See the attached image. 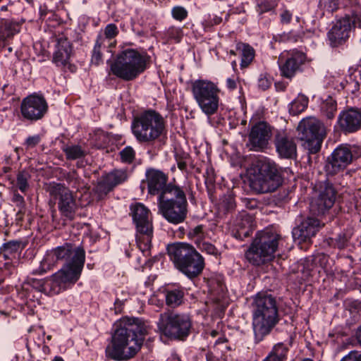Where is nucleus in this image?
<instances>
[{
	"mask_svg": "<svg viewBox=\"0 0 361 361\" xmlns=\"http://www.w3.org/2000/svg\"><path fill=\"white\" fill-rule=\"evenodd\" d=\"M58 262H63L64 264L61 269L54 274L52 286L55 293L68 289L78 281L85 262V250L71 243H65L48 250L40 262L39 267L32 271V274H44Z\"/></svg>",
	"mask_w": 361,
	"mask_h": 361,
	"instance_id": "obj_1",
	"label": "nucleus"
},
{
	"mask_svg": "<svg viewBox=\"0 0 361 361\" xmlns=\"http://www.w3.org/2000/svg\"><path fill=\"white\" fill-rule=\"evenodd\" d=\"M116 326L106 355L114 360H128L140 350L147 334L146 326L137 318H123Z\"/></svg>",
	"mask_w": 361,
	"mask_h": 361,
	"instance_id": "obj_2",
	"label": "nucleus"
},
{
	"mask_svg": "<svg viewBox=\"0 0 361 361\" xmlns=\"http://www.w3.org/2000/svg\"><path fill=\"white\" fill-rule=\"evenodd\" d=\"M250 188L258 194L273 192L283 183L281 168L273 160L259 158L248 171Z\"/></svg>",
	"mask_w": 361,
	"mask_h": 361,
	"instance_id": "obj_3",
	"label": "nucleus"
},
{
	"mask_svg": "<svg viewBox=\"0 0 361 361\" xmlns=\"http://www.w3.org/2000/svg\"><path fill=\"white\" fill-rule=\"evenodd\" d=\"M252 307L254 334L256 339L262 341L279 321L276 300L271 294L259 293L255 296Z\"/></svg>",
	"mask_w": 361,
	"mask_h": 361,
	"instance_id": "obj_4",
	"label": "nucleus"
},
{
	"mask_svg": "<svg viewBox=\"0 0 361 361\" xmlns=\"http://www.w3.org/2000/svg\"><path fill=\"white\" fill-rule=\"evenodd\" d=\"M168 253L175 267L189 279L198 276L204 268V257L190 244L179 243L169 245Z\"/></svg>",
	"mask_w": 361,
	"mask_h": 361,
	"instance_id": "obj_5",
	"label": "nucleus"
},
{
	"mask_svg": "<svg viewBox=\"0 0 361 361\" xmlns=\"http://www.w3.org/2000/svg\"><path fill=\"white\" fill-rule=\"evenodd\" d=\"M130 128L138 142L152 143L164 133L165 122L159 113L149 109L133 117Z\"/></svg>",
	"mask_w": 361,
	"mask_h": 361,
	"instance_id": "obj_6",
	"label": "nucleus"
},
{
	"mask_svg": "<svg viewBox=\"0 0 361 361\" xmlns=\"http://www.w3.org/2000/svg\"><path fill=\"white\" fill-rule=\"evenodd\" d=\"M148 61L146 54L127 49L119 53L111 63V73L123 80H133L145 71Z\"/></svg>",
	"mask_w": 361,
	"mask_h": 361,
	"instance_id": "obj_7",
	"label": "nucleus"
},
{
	"mask_svg": "<svg viewBox=\"0 0 361 361\" xmlns=\"http://www.w3.org/2000/svg\"><path fill=\"white\" fill-rule=\"evenodd\" d=\"M280 235L271 229L258 231L245 252L247 261L255 265L260 266L271 261L279 247Z\"/></svg>",
	"mask_w": 361,
	"mask_h": 361,
	"instance_id": "obj_8",
	"label": "nucleus"
},
{
	"mask_svg": "<svg viewBox=\"0 0 361 361\" xmlns=\"http://www.w3.org/2000/svg\"><path fill=\"white\" fill-rule=\"evenodd\" d=\"M158 213L168 222L179 224L188 214V201L183 189L178 186L157 198Z\"/></svg>",
	"mask_w": 361,
	"mask_h": 361,
	"instance_id": "obj_9",
	"label": "nucleus"
},
{
	"mask_svg": "<svg viewBox=\"0 0 361 361\" xmlns=\"http://www.w3.org/2000/svg\"><path fill=\"white\" fill-rule=\"evenodd\" d=\"M157 328L168 338L184 340L190 333L192 320L188 314L168 311L159 315Z\"/></svg>",
	"mask_w": 361,
	"mask_h": 361,
	"instance_id": "obj_10",
	"label": "nucleus"
},
{
	"mask_svg": "<svg viewBox=\"0 0 361 361\" xmlns=\"http://www.w3.org/2000/svg\"><path fill=\"white\" fill-rule=\"evenodd\" d=\"M130 210V214L137 229V246L144 255H148L153 235L152 224L149 218L150 211L140 202L132 204Z\"/></svg>",
	"mask_w": 361,
	"mask_h": 361,
	"instance_id": "obj_11",
	"label": "nucleus"
},
{
	"mask_svg": "<svg viewBox=\"0 0 361 361\" xmlns=\"http://www.w3.org/2000/svg\"><path fill=\"white\" fill-rule=\"evenodd\" d=\"M193 98L202 111L207 116L218 111L220 90L217 85L207 80H197L192 84Z\"/></svg>",
	"mask_w": 361,
	"mask_h": 361,
	"instance_id": "obj_12",
	"label": "nucleus"
},
{
	"mask_svg": "<svg viewBox=\"0 0 361 361\" xmlns=\"http://www.w3.org/2000/svg\"><path fill=\"white\" fill-rule=\"evenodd\" d=\"M300 138L305 142L306 147L310 153L318 152L323 140L326 135V129L323 123L315 117L303 118L298 124Z\"/></svg>",
	"mask_w": 361,
	"mask_h": 361,
	"instance_id": "obj_13",
	"label": "nucleus"
},
{
	"mask_svg": "<svg viewBox=\"0 0 361 361\" xmlns=\"http://www.w3.org/2000/svg\"><path fill=\"white\" fill-rule=\"evenodd\" d=\"M361 28V11H352L343 18L337 20L327 33L330 44L338 47L346 42L353 27Z\"/></svg>",
	"mask_w": 361,
	"mask_h": 361,
	"instance_id": "obj_14",
	"label": "nucleus"
},
{
	"mask_svg": "<svg viewBox=\"0 0 361 361\" xmlns=\"http://www.w3.org/2000/svg\"><path fill=\"white\" fill-rule=\"evenodd\" d=\"M20 110L23 120L35 123L47 114L49 105L42 94L32 93L22 99Z\"/></svg>",
	"mask_w": 361,
	"mask_h": 361,
	"instance_id": "obj_15",
	"label": "nucleus"
},
{
	"mask_svg": "<svg viewBox=\"0 0 361 361\" xmlns=\"http://www.w3.org/2000/svg\"><path fill=\"white\" fill-rule=\"evenodd\" d=\"M168 180L169 177L166 173L161 170L149 168L145 171V178L142 180L141 188L143 190L146 187L149 195L161 197L167 191L178 186L168 183Z\"/></svg>",
	"mask_w": 361,
	"mask_h": 361,
	"instance_id": "obj_16",
	"label": "nucleus"
},
{
	"mask_svg": "<svg viewBox=\"0 0 361 361\" xmlns=\"http://www.w3.org/2000/svg\"><path fill=\"white\" fill-rule=\"evenodd\" d=\"M49 192L59 198L58 208L61 215L69 220L73 219L77 204L72 192L63 184L54 183L50 186Z\"/></svg>",
	"mask_w": 361,
	"mask_h": 361,
	"instance_id": "obj_17",
	"label": "nucleus"
},
{
	"mask_svg": "<svg viewBox=\"0 0 361 361\" xmlns=\"http://www.w3.org/2000/svg\"><path fill=\"white\" fill-rule=\"evenodd\" d=\"M336 191L329 183H323L319 187L317 197L310 204L311 210L317 214H322L331 208L336 200Z\"/></svg>",
	"mask_w": 361,
	"mask_h": 361,
	"instance_id": "obj_18",
	"label": "nucleus"
},
{
	"mask_svg": "<svg viewBox=\"0 0 361 361\" xmlns=\"http://www.w3.org/2000/svg\"><path fill=\"white\" fill-rule=\"evenodd\" d=\"M352 160L353 154L349 147L340 145L328 157L326 170L328 173H336L349 165Z\"/></svg>",
	"mask_w": 361,
	"mask_h": 361,
	"instance_id": "obj_19",
	"label": "nucleus"
},
{
	"mask_svg": "<svg viewBox=\"0 0 361 361\" xmlns=\"http://www.w3.org/2000/svg\"><path fill=\"white\" fill-rule=\"evenodd\" d=\"M128 178L125 169H114L102 176L98 182L95 192L99 198H102L111 192L116 185L123 183Z\"/></svg>",
	"mask_w": 361,
	"mask_h": 361,
	"instance_id": "obj_20",
	"label": "nucleus"
},
{
	"mask_svg": "<svg viewBox=\"0 0 361 361\" xmlns=\"http://www.w3.org/2000/svg\"><path fill=\"white\" fill-rule=\"evenodd\" d=\"M271 137V128L266 122H259L253 126L248 135L249 146L253 151L265 149Z\"/></svg>",
	"mask_w": 361,
	"mask_h": 361,
	"instance_id": "obj_21",
	"label": "nucleus"
},
{
	"mask_svg": "<svg viewBox=\"0 0 361 361\" xmlns=\"http://www.w3.org/2000/svg\"><path fill=\"white\" fill-rule=\"evenodd\" d=\"M276 151L281 158L293 159L297 155V145L291 133L279 131L274 137Z\"/></svg>",
	"mask_w": 361,
	"mask_h": 361,
	"instance_id": "obj_22",
	"label": "nucleus"
},
{
	"mask_svg": "<svg viewBox=\"0 0 361 361\" xmlns=\"http://www.w3.org/2000/svg\"><path fill=\"white\" fill-rule=\"evenodd\" d=\"M282 54L279 58V68L281 75L287 78H291L303 63L304 56L299 52Z\"/></svg>",
	"mask_w": 361,
	"mask_h": 361,
	"instance_id": "obj_23",
	"label": "nucleus"
},
{
	"mask_svg": "<svg viewBox=\"0 0 361 361\" xmlns=\"http://www.w3.org/2000/svg\"><path fill=\"white\" fill-rule=\"evenodd\" d=\"M322 226L317 219L307 217L293 229V237L299 241H307L316 235Z\"/></svg>",
	"mask_w": 361,
	"mask_h": 361,
	"instance_id": "obj_24",
	"label": "nucleus"
},
{
	"mask_svg": "<svg viewBox=\"0 0 361 361\" xmlns=\"http://www.w3.org/2000/svg\"><path fill=\"white\" fill-rule=\"evenodd\" d=\"M338 124L342 130L354 133L361 128V110L350 108L340 113Z\"/></svg>",
	"mask_w": 361,
	"mask_h": 361,
	"instance_id": "obj_25",
	"label": "nucleus"
},
{
	"mask_svg": "<svg viewBox=\"0 0 361 361\" xmlns=\"http://www.w3.org/2000/svg\"><path fill=\"white\" fill-rule=\"evenodd\" d=\"M56 42L52 62L56 66L63 67L69 62L72 53V46L68 38L64 35H59L56 37Z\"/></svg>",
	"mask_w": 361,
	"mask_h": 361,
	"instance_id": "obj_26",
	"label": "nucleus"
},
{
	"mask_svg": "<svg viewBox=\"0 0 361 361\" xmlns=\"http://www.w3.org/2000/svg\"><path fill=\"white\" fill-rule=\"evenodd\" d=\"M20 30V24L16 21L3 19L0 22V42L2 47L6 46L7 39L13 37Z\"/></svg>",
	"mask_w": 361,
	"mask_h": 361,
	"instance_id": "obj_27",
	"label": "nucleus"
},
{
	"mask_svg": "<svg viewBox=\"0 0 361 361\" xmlns=\"http://www.w3.org/2000/svg\"><path fill=\"white\" fill-rule=\"evenodd\" d=\"M254 219L252 215L242 212L237 220V235L240 238L242 235L244 237L249 236L254 229Z\"/></svg>",
	"mask_w": 361,
	"mask_h": 361,
	"instance_id": "obj_28",
	"label": "nucleus"
},
{
	"mask_svg": "<svg viewBox=\"0 0 361 361\" xmlns=\"http://www.w3.org/2000/svg\"><path fill=\"white\" fill-rule=\"evenodd\" d=\"M23 245L20 240H10L4 243L0 247V256L5 260L11 259L20 252Z\"/></svg>",
	"mask_w": 361,
	"mask_h": 361,
	"instance_id": "obj_29",
	"label": "nucleus"
},
{
	"mask_svg": "<svg viewBox=\"0 0 361 361\" xmlns=\"http://www.w3.org/2000/svg\"><path fill=\"white\" fill-rule=\"evenodd\" d=\"M184 291L180 288H168L165 291L166 304L171 307L180 305L183 301Z\"/></svg>",
	"mask_w": 361,
	"mask_h": 361,
	"instance_id": "obj_30",
	"label": "nucleus"
},
{
	"mask_svg": "<svg viewBox=\"0 0 361 361\" xmlns=\"http://www.w3.org/2000/svg\"><path fill=\"white\" fill-rule=\"evenodd\" d=\"M54 279V274L50 277L42 279H36L33 278H28L27 283L31 284L34 287L38 288L40 291L47 292L51 295H56L60 293L61 292H54V286H52V282Z\"/></svg>",
	"mask_w": 361,
	"mask_h": 361,
	"instance_id": "obj_31",
	"label": "nucleus"
},
{
	"mask_svg": "<svg viewBox=\"0 0 361 361\" xmlns=\"http://www.w3.org/2000/svg\"><path fill=\"white\" fill-rule=\"evenodd\" d=\"M237 50L241 54L240 67L242 68L247 67L255 57V50L249 44L238 43L236 46Z\"/></svg>",
	"mask_w": 361,
	"mask_h": 361,
	"instance_id": "obj_32",
	"label": "nucleus"
},
{
	"mask_svg": "<svg viewBox=\"0 0 361 361\" xmlns=\"http://www.w3.org/2000/svg\"><path fill=\"white\" fill-rule=\"evenodd\" d=\"M281 0H255V11L259 16L265 13L276 14V8Z\"/></svg>",
	"mask_w": 361,
	"mask_h": 361,
	"instance_id": "obj_33",
	"label": "nucleus"
},
{
	"mask_svg": "<svg viewBox=\"0 0 361 361\" xmlns=\"http://www.w3.org/2000/svg\"><path fill=\"white\" fill-rule=\"evenodd\" d=\"M208 235L207 227L202 224L190 228L188 233V238L197 245L203 242Z\"/></svg>",
	"mask_w": 361,
	"mask_h": 361,
	"instance_id": "obj_34",
	"label": "nucleus"
},
{
	"mask_svg": "<svg viewBox=\"0 0 361 361\" xmlns=\"http://www.w3.org/2000/svg\"><path fill=\"white\" fill-rule=\"evenodd\" d=\"M320 110L322 114L327 118H333L337 111L336 101L332 97L328 96L321 103Z\"/></svg>",
	"mask_w": 361,
	"mask_h": 361,
	"instance_id": "obj_35",
	"label": "nucleus"
},
{
	"mask_svg": "<svg viewBox=\"0 0 361 361\" xmlns=\"http://www.w3.org/2000/svg\"><path fill=\"white\" fill-rule=\"evenodd\" d=\"M62 151L65 153L66 158L68 160H75L85 157V149L78 145H64Z\"/></svg>",
	"mask_w": 361,
	"mask_h": 361,
	"instance_id": "obj_36",
	"label": "nucleus"
},
{
	"mask_svg": "<svg viewBox=\"0 0 361 361\" xmlns=\"http://www.w3.org/2000/svg\"><path fill=\"white\" fill-rule=\"evenodd\" d=\"M308 98L303 94H299L290 104L289 106V112L291 115L295 116L307 107Z\"/></svg>",
	"mask_w": 361,
	"mask_h": 361,
	"instance_id": "obj_37",
	"label": "nucleus"
},
{
	"mask_svg": "<svg viewBox=\"0 0 361 361\" xmlns=\"http://www.w3.org/2000/svg\"><path fill=\"white\" fill-rule=\"evenodd\" d=\"M104 43V39L101 36H97L94 46L92 51L91 63L98 66L103 62L102 48L106 47Z\"/></svg>",
	"mask_w": 361,
	"mask_h": 361,
	"instance_id": "obj_38",
	"label": "nucleus"
},
{
	"mask_svg": "<svg viewBox=\"0 0 361 361\" xmlns=\"http://www.w3.org/2000/svg\"><path fill=\"white\" fill-rule=\"evenodd\" d=\"M235 207V202L231 195H225L219 200L217 209L219 214H226L232 212Z\"/></svg>",
	"mask_w": 361,
	"mask_h": 361,
	"instance_id": "obj_39",
	"label": "nucleus"
},
{
	"mask_svg": "<svg viewBox=\"0 0 361 361\" xmlns=\"http://www.w3.org/2000/svg\"><path fill=\"white\" fill-rule=\"evenodd\" d=\"M30 178L31 175L28 171H21L17 173L16 186L21 192L25 194L29 190Z\"/></svg>",
	"mask_w": 361,
	"mask_h": 361,
	"instance_id": "obj_40",
	"label": "nucleus"
},
{
	"mask_svg": "<svg viewBox=\"0 0 361 361\" xmlns=\"http://www.w3.org/2000/svg\"><path fill=\"white\" fill-rule=\"evenodd\" d=\"M288 350V347L283 343H279L274 346L269 355L272 356L276 361H285Z\"/></svg>",
	"mask_w": 361,
	"mask_h": 361,
	"instance_id": "obj_41",
	"label": "nucleus"
},
{
	"mask_svg": "<svg viewBox=\"0 0 361 361\" xmlns=\"http://www.w3.org/2000/svg\"><path fill=\"white\" fill-rule=\"evenodd\" d=\"M118 34L117 26L114 23L108 24L104 29V35H99L104 39V43L109 47L114 46L111 40Z\"/></svg>",
	"mask_w": 361,
	"mask_h": 361,
	"instance_id": "obj_42",
	"label": "nucleus"
},
{
	"mask_svg": "<svg viewBox=\"0 0 361 361\" xmlns=\"http://www.w3.org/2000/svg\"><path fill=\"white\" fill-rule=\"evenodd\" d=\"M310 262H314V264L316 265L319 264L324 269H326L327 263L329 262V257L324 254H318L312 259H307V267L310 270H312L313 269V266H312V267L309 266Z\"/></svg>",
	"mask_w": 361,
	"mask_h": 361,
	"instance_id": "obj_43",
	"label": "nucleus"
},
{
	"mask_svg": "<svg viewBox=\"0 0 361 361\" xmlns=\"http://www.w3.org/2000/svg\"><path fill=\"white\" fill-rule=\"evenodd\" d=\"M120 156L122 161L132 163L135 157V152L132 147L127 146L120 152Z\"/></svg>",
	"mask_w": 361,
	"mask_h": 361,
	"instance_id": "obj_44",
	"label": "nucleus"
},
{
	"mask_svg": "<svg viewBox=\"0 0 361 361\" xmlns=\"http://www.w3.org/2000/svg\"><path fill=\"white\" fill-rule=\"evenodd\" d=\"M171 15L175 20L183 21L188 17V11L184 7L176 6L172 8Z\"/></svg>",
	"mask_w": 361,
	"mask_h": 361,
	"instance_id": "obj_45",
	"label": "nucleus"
},
{
	"mask_svg": "<svg viewBox=\"0 0 361 361\" xmlns=\"http://www.w3.org/2000/svg\"><path fill=\"white\" fill-rule=\"evenodd\" d=\"M197 246L201 251L205 252L209 255L214 256H217L219 255V250L214 245L211 244L210 243L205 242L204 240Z\"/></svg>",
	"mask_w": 361,
	"mask_h": 361,
	"instance_id": "obj_46",
	"label": "nucleus"
},
{
	"mask_svg": "<svg viewBox=\"0 0 361 361\" xmlns=\"http://www.w3.org/2000/svg\"><path fill=\"white\" fill-rule=\"evenodd\" d=\"M280 23L283 25L289 24L293 18V12L286 6H283L279 13Z\"/></svg>",
	"mask_w": 361,
	"mask_h": 361,
	"instance_id": "obj_47",
	"label": "nucleus"
},
{
	"mask_svg": "<svg viewBox=\"0 0 361 361\" xmlns=\"http://www.w3.org/2000/svg\"><path fill=\"white\" fill-rule=\"evenodd\" d=\"M40 142L41 136L39 135H35L27 137L23 145L26 149H31L36 147Z\"/></svg>",
	"mask_w": 361,
	"mask_h": 361,
	"instance_id": "obj_48",
	"label": "nucleus"
},
{
	"mask_svg": "<svg viewBox=\"0 0 361 361\" xmlns=\"http://www.w3.org/2000/svg\"><path fill=\"white\" fill-rule=\"evenodd\" d=\"M222 20V18L221 17H219L217 16H214L213 18L211 17V15H207V16L205 17L202 22V25L207 27H212L215 25L219 24Z\"/></svg>",
	"mask_w": 361,
	"mask_h": 361,
	"instance_id": "obj_49",
	"label": "nucleus"
},
{
	"mask_svg": "<svg viewBox=\"0 0 361 361\" xmlns=\"http://www.w3.org/2000/svg\"><path fill=\"white\" fill-rule=\"evenodd\" d=\"M12 201L18 209L20 208V214H21L23 208H25L24 197L18 193H14Z\"/></svg>",
	"mask_w": 361,
	"mask_h": 361,
	"instance_id": "obj_50",
	"label": "nucleus"
},
{
	"mask_svg": "<svg viewBox=\"0 0 361 361\" xmlns=\"http://www.w3.org/2000/svg\"><path fill=\"white\" fill-rule=\"evenodd\" d=\"M221 356V353L214 348L209 350L205 354L207 361H219Z\"/></svg>",
	"mask_w": 361,
	"mask_h": 361,
	"instance_id": "obj_51",
	"label": "nucleus"
},
{
	"mask_svg": "<svg viewBox=\"0 0 361 361\" xmlns=\"http://www.w3.org/2000/svg\"><path fill=\"white\" fill-rule=\"evenodd\" d=\"M350 80H347L346 89L348 91L355 93L360 90V83L355 80L352 76H350Z\"/></svg>",
	"mask_w": 361,
	"mask_h": 361,
	"instance_id": "obj_52",
	"label": "nucleus"
},
{
	"mask_svg": "<svg viewBox=\"0 0 361 361\" xmlns=\"http://www.w3.org/2000/svg\"><path fill=\"white\" fill-rule=\"evenodd\" d=\"M324 6L330 11H334L338 8L339 0H322Z\"/></svg>",
	"mask_w": 361,
	"mask_h": 361,
	"instance_id": "obj_53",
	"label": "nucleus"
},
{
	"mask_svg": "<svg viewBox=\"0 0 361 361\" xmlns=\"http://www.w3.org/2000/svg\"><path fill=\"white\" fill-rule=\"evenodd\" d=\"M258 86L263 90L268 89L270 86V81L265 77L261 75L258 79Z\"/></svg>",
	"mask_w": 361,
	"mask_h": 361,
	"instance_id": "obj_54",
	"label": "nucleus"
},
{
	"mask_svg": "<svg viewBox=\"0 0 361 361\" xmlns=\"http://www.w3.org/2000/svg\"><path fill=\"white\" fill-rule=\"evenodd\" d=\"M188 157V154L186 153H184L183 154V157H181V159H179L178 157V155L176 154L177 165H178V169H180L181 171H183L186 169L187 164H186V161H185V159H187Z\"/></svg>",
	"mask_w": 361,
	"mask_h": 361,
	"instance_id": "obj_55",
	"label": "nucleus"
},
{
	"mask_svg": "<svg viewBox=\"0 0 361 361\" xmlns=\"http://www.w3.org/2000/svg\"><path fill=\"white\" fill-rule=\"evenodd\" d=\"M287 40L296 42L302 39V33L290 31L287 35Z\"/></svg>",
	"mask_w": 361,
	"mask_h": 361,
	"instance_id": "obj_56",
	"label": "nucleus"
},
{
	"mask_svg": "<svg viewBox=\"0 0 361 361\" xmlns=\"http://www.w3.org/2000/svg\"><path fill=\"white\" fill-rule=\"evenodd\" d=\"M336 246L339 249H343L347 243V238L345 235H339L336 239Z\"/></svg>",
	"mask_w": 361,
	"mask_h": 361,
	"instance_id": "obj_57",
	"label": "nucleus"
},
{
	"mask_svg": "<svg viewBox=\"0 0 361 361\" xmlns=\"http://www.w3.org/2000/svg\"><path fill=\"white\" fill-rule=\"evenodd\" d=\"M226 87L229 90H233L237 88V80L234 78H228L226 80Z\"/></svg>",
	"mask_w": 361,
	"mask_h": 361,
	"instance_id": "obj_58",
	"label": "nucleus"
},
{
	"mask_svg": "<svg viewBox=\"0 0 361 361\" xmlns=\"http://www.w3.org/2000/svg\"><path fill=\"white\" fill-rule=\"evenodd\" d=\"M354 351H351L348 353V355H346L345 357H343L341 361H356Z\"/></svg>",
	"mask_w": 361,
	"mask_h": 361,
	"instance_id": "obj_59",
	"label": "nucleus"
},
{
	"mask_svg": "<svg viewBox=\"0 0 361 361\" xmlns=\"http://www.w3.org/2000/svg\"><path fill=\"white\" fill-rule=\"evenodd\" d=\"M25 208H23V209L22 210V213L20 214V208L18 209V211L16 213V220L17 221H22L23 220V216H24V214H25Z\"/></svg>",
	"mask_w": 361,
	"mask_h": 361,
	"instance_id": "obj_60",
	"label": "nucleus"
},
{
	"mask_svg": "<svg viewBox=\"0 0 361 361\" xmlns=\"http://www.w3.org/2000/svg\"><path fill=\"white\" fill-rule=\"evenodd\" d=\"M276 88L277 90L283 91L285 90L286 86L283 83H276Z\"/></svg>",
	"mask_w": 361,
	"mask_h": 361,
	"instance_id": "obj_61",
	"label": "nucleus"
},
{
	"mask_svg": "<svg viewBox=\"0 0 361 361\" xmlns=\"http://www.w3.org/2000/svg\"><path fill=\"white\" fill-rule=\"evenodd\" d=\"M356 337H357V342L361 345V326L357 329V331L356 334Z\"/></svg>",
	"mask_w": 361,
	"mask_h": 361,
	"instance_id": "obj_62",
	"label": "nucleus"
},
{
	"mask_svg": "<svg viewBox=\"0 0 361 361\" xmlns=\"http://www.w3.org/2000/svg\"><path fill=\"white\" fill-rule=\"evenodd\" d=\"M356 361H361V351H354Z\"/></svg>",
	"mask_w": 361,
	"mask_h": 361,
	"instance_id": "obj_63",
	"label": "nucleus"
},
{
	"mask_svg": "<svg viewBox=\"0 0 361 361\" xmlns=\"http://www.w3.org/2000/svg\"><path fill=\"white\" fill-rule=\"evenodd\" d=\"M169 32H170V35L173 32H176L178 35H179L180 30V29L171 28V29H170Z\"/></svg>",
	"mask_w": 361,
	"mask_h": 361,
	"instance_id": "obj_64",
	"label": "nucleus"
}]
</instances>
